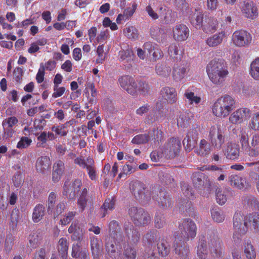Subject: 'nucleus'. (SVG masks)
<instances>
[{"mask_svg":"<svg viewBox=\"0 0 259 259\" xmlns=\"http://www.w3.org/2000/svg\"><path fill=\"white\" fill-rule=\"evenodd\" d=\"M178 229V231L174 234L173 247L175 253L181 259H187L189 249L185 243L195 237L197 234V227L191 219H184L179 223Z\"/></svg>","mask_w":259,"mask_h":259,"instance_id":"obj_1","label":"nucleus"},{"mask_svg":"<svg viewBox=\"0 0 259 259\" xmlns=\"http://www.w3.org/2000/svg\"><path fill=\"white\" fill-rule=\"evenodd\" d=\"M206 72L210 80L215 85H221L229 74L228 66L225 60L214 58L207 65Z\"/></svg>","mask_w":259,"mask_h":259,"instance_id":"obj_2","label":"nucleus"},{"mask_svg":"<svg viewBox=\"0 0 259 259\" xmlns=\"http://www.w3.org/2000/svg\"><path fill=\"white\" fill-rule=\"evenodd\" d=\"M242 150L250 158L259 157V135L255 134L249 141L248 132L242 128L238 135Z\"/></svg>","mask_w":259,"mask_h":259,"instance_id":"obj_3","label":"nucleus"},{"mask_svg":"<svg viewBox=\"0 0 259 259\" xmlns=\"http://www.w3.org/2000/svg\"><path fill=\"white\" fill-rule=\"evenodd\" d=\"M236 107L234 98L228 95H225L218 98L212 107L213 114L218 117L225 118Z\"/></svg>","mask_w":259,"mask_h":259,"instance_id":"obj_4","label":"nucleus"},{"mask_svg":"<svg viewBox=\"0 0 259 259\" xmlns=\"http://www.w3.org/2000/svg\"><path fill=\"white\" fill-rule=\"evenodd\" d=\"M233 225L234 230L233 240L235 244H240L242 236L247 233L249 229L247 215L244 217L241 212H236L233 218Z\"/></svg>","mask_w":259,"mask_h":259,"instance_id":"obj_5","label":"nucleus"},{"mask_svg":"<svg viewBox=\"0 0 259 259\" xmlns=\"http://www.w3.org/2000/svg\"><path fill=\"white\" fill-rule=\"evenodd\" d=\"M162 236L159 232L156 229L149 230L143 236L142 242L146 247L144 250L145 256L149 258L150 256H154L153 248L155 245L157 244L161 240Z\"/></svg>","mask_w":259,"mask_h":259,"instance_id":"obj_6","label":"nucleus"},{"mask_svg":"<svg viewBox=\"0 0 259 259\" xmlns=\"http://www.w3.org/2000/svg\"><path fill=\"white\" fill-rule=\"evenodd\" d=\"M208 245L211 256L215 259L222 258L225 252L223 242L213 231L208 234Z\"/></svg>","mask_w":259,"mask_h":259,"instance_id":"obj_7","label":"nucleus"},{"mask_svg":"<svg viewBox=\"0 0 259 259\" xmlns=\"http://www.w3.org/2000/svg\"><path fill=\"white\" fill-rule=\"evenodd\" d=\"M128 214L134 224L137 226H146L151 221L149 213L141 207H131L128 209Z\"/></svg>","mask_w":259,"mask_h":259,"instance_id":"obj_8","label":"nucleus"},{"mask_svg":"<svg viewBox=\"0 0 259 259\" xmlns=\"http://www.w3.org/2000/svg\"><path fill=\"white\" fill-rule=\"evenodd\" d=\"M130 189L135 198L143 204H147L151 200V192L142 182L136 181L131 185Z\"/></svg>","mask_w":259,"mask_h":259,"instance_id":"obj_9","label":"nucleus"},{"mask_svg":"<svg viewBox=\"0 0 259 259\" xmlns=\"http://www.w3.org/2000/svg\"><path fill=\"white\" fill-rule=\"evenodd\" d=\"M181 148L180 139L174 137L169 138L162 148L163 155L166 158H174L179 155Z\"/></svg>","mask_w":259,"mask_h":259,"instance_id":"obj_10","label":"nucleus"},{"mask_svg":"<svg viewBox=\"0 0 259 259\" xmlns=\"http://www.w3.org/2000/svg\"><path fill=\"white\" fill-rule=\"evenodd\" d=\"M208 140L215 149L220 150L225 142L223 131L220 126H212L209 131Z\"/></svg>","mask_w":259,"mask_h":259,"instance_id":"obj_11","label":"nucleus"},{"mask_svg":"<svg viewBox=\"0 0 259 259\" xmlns=\"http://www.w3.org/2000/svg\"><path fill=\"white\" fill-rule=\"evenodd\" d=\"M233 44L238 47H246L251 42L252 36L246 30L240 29L236 30L232 34Z\"/></svg>","mask_w":259,"mask_h":259,"instance_id":"obj_12","label":"nucleus"},{"mask_svg":"<svg viewBox=\"0 0 259 259\" xmlns=\"http://www.w3.org/2000/svg\"><path fill=\"white\" fill-rule=\"evenodd\" d=\"M82 185V181L80 179H75L71 183L68 181L65 182L63 185V195L69 200L74 199L80 191Z\"/></svg>","mask_w":259,"mask_h":259,"instance_id":"obj_13","label":"nucleus"},{"mask_svg":"<svg viewBox=\"0 0 259 259\" xmlns=\"http://www.w3.org/2000/svg\"><path fill=\"white\" fill-rule=\"evenodd\" d=\"M240 9L242 16L248 19L254 20L258 17V10L256 4L252 1H243Z\"/></svg>","mask_w":259,"mask_h":259,"instance_id":"obj_14","label":"nucleus"},{"mask_svg":"<svg viewBox=\"0 0 259 259\" xmlns=\"http://www.w3.org/2000/svg\"><path fill=\"white\" fill-rule=\"evenodd\" d=\"M251 114L250 110L246 107L237 109L229 116V122L235 125L240 124L244 122Z\"/></svg>","mask_w":259,"mask_h":259,"instance_id":"obj_15","label":"nucleus"},{"mask_svg":"<svg viewBox=\"0 0 259 259\" xmlns=\"http://www.w3.org/2000/svg\"><path fill=\"white\" fill-rule=\"evenodd\" d=\"M118 81L120 87L128 94L132 96L136 94L137 83L133 76L124 75L120 76Z\"/></svg>","mask_w":259,"mask_h":259,"instance_id":"obj_16","label":"nucleus"},{"mask_svg":"<svg viewBox=\"0 0 259 259\" xmlns=\"http://www.w3.org/2000/svg\"><path fill=\"white\" fill-rule=\"evenodd\" d=\"M18 123V120L15 116H11L5 119L2 122L3 127V138L9 139L13 137L15 133L14 126Z\"/></svg>","mask_w":259,"mask_h":259,"instance_id":"obj_17","label":"nucleus"},{"mask_svg":"<svg viewBox=\"0 0 259 259\" xmlns=\"http://www.w3.org/2000/svg\"><path fill=\"white\" fill-rule=\"evenodd\" d=\"M174 38L178 41L186 40L190 33L189 28L184 24H178L172 29Z\"/></svg>","mask_w":259,"mask_h":259,"instance_id":"obj_18","label":"nucleus"},{"mask_svg":"<svg viewBox=\"0 0 259 259\" xmlns=\"http://www.w3.org/2000/svg\"><path fill=\"white\" fill-rule=\"evenodd\" d=\"M230 185L237 189L245 190L250 187L245 178L237 175H232L229 178Z\"/></svg>","mask_w":259,"mask_h":259,"instance_id":"obj_19","label":"nucleus"},{"mask_svg":"<svg viewBox=\"0 0 259 259\" xmlns=\"http://www.w3.org/2000/svg\"><path fill=\"white\" fill-rule=\"evenodd\" d=\"M123 230L126 237L128 240H131L133 243H137L140 238V233L135 228L134 225L130 222H125L123 226Z\"/></svg>","mask_w":259,"mask_h":259,"instance_id":"obj_20","label":"nucleus"},{"mask_svg":"<svg viewBox=\"0 0 259 259\" xmlns=\"http://www.w3.org/2000/svg\"><path fill=\"white\" fill-rule=\"evenodd\" d=\"M240 149L236 143H228L225 151L226 157L229 160L235 161L240 156Z\"/></svg>","mask_w":259,"mask_h":259,"instance_id":"obj_21","label":"nucleus"},{"mask_svg":"<svg viewBox=\"0 0 259 259\" xmlns=\"http://www.w3.org/2000/svg\"><path fill=\"white\" fill-rule=\"evenodd\" d=\"M71 256L75 259H90L89 253L85 248L82 249L79 243L72 245Z\"/></svg>","mask_w":259,"mask_h":259,"instance_id":"obj_22","label":"nucleus"},{"mask_svg":"<svg viewBox=\"0 0 259 259\" xmlns=\"http://www.w3.org/2000/svg\"><path fill=\"white\" fill-rule=\"evenodd\" d=\"M160 94L169 104L175 103L177 101V92L174 88L163 87L160 91Z\"/></svg>","mask_w":259,"mask_h":259,"instance_id":"obj_23","label":"nucleus"},{"mask_svg":"<svg viewBox=\"0 0 259 259\" xmlns=\"http://www.w3.org/2000/svg\"><path fill=\"white\" fill-rule=\"evenodd\" d=\"M89 202L91 203L89 198L88 190L87 188H84L81 190L77 198V204L79 210L83 211Z\"/></svg>","mask_w":259,"mask_h":259,"instance_id":"obj_24","label":"nucleus"},{"mask_svg":"<svg viewBox=\"0 0 259 259\" xmlns=\"http://www.w3.org/2000/svg\"><path fill=\"white\" fill-rule=\"evenodd\" d=\"M153 198L158 202L159 205L164 209L170 207L171 206V202L167 193L163 191H159V195L156 197L153 196Z\"/></svg>","mask_w":259,"mask_h":259,"instance_id":"obj_25","label":"nucleus"},{"mask_svg":"<svg viewBox=\"0 0 259 259\" xmlns=\"http://www.w3.org/2000/svg\"><path fill=\"white\" fill-rule=\"evenodd\" d=\"M51 164V163L49 157L42 156L37 158L35 167L37 171L43 174L45 173V171L50 168Z\"/></svg>","mask_w":259,"mask_h":259,"instance_id":"obj_26","label":"nucleus"},{"mask_svg":"<svg viewBox=\"0 0 259 259\" xmlns=\"http://www.w3.org/2000/svg\"><path fill=\"white\" fill-rule=\"evenodd\" d=\"M168 54L171 58L178 61L182 58L183 51L180 49V45L175 42L170 44L168 47Z\"/></svg>","mask_w":259,"mask_h":259,"instance_id":"obj_27","label":"nucleus"},{"mask_svg":"<svg viewBox=\"0 0 259 259\" xmlns=\"http://www.w3.org/2000/svg\"><path fill=\"white\" fill-rule=\"evenodd\" d=\"M225 35L224 31L217 33L208 37L205 40L206 44L210 47H215L222 42Z\"/></svg>","mask_w":259,"mask_h":259,"instance_id":"obj_28","label":"nucleus"},{"mask_svg":"<svg viewBox=\"0 0 259 259\" xmlns=\"http://www.w3.org/2000/svg\"><path fill=\"white\" fill-rule=\"evenodd\" d=\"M156 245L158 252L160 255L165 257L169 254L170 247L166 237L162 235L161 240L157 243Z\"/></svg>","mask_w":259,"mask_h":259,"instance_id":"obj_29","label":"nucleus"},{"mask_svg":"<svg viewBox=\"0 0 259 259\" xmlns=\"http://www.w3.org/2000/svg\"><path fill=\"white\" fill-rule=\"evenodd\" d=\"M207 244L204 236L200 237L197 249V255L199 259H205L207 256Z\"/></svg>","mask_w":259,"mask_h":259,"instance_id":"obj_30","label":"nucleus"},{"mask_svg":"<svg viewBox=\"0 0 259 259\" xmlns=\"http://www.w3.org/2000/svg\"><path fill=\"white\" fill-rule=\"evenodd\" d=\"M187 68L184 64L175 65L172 71V78L176 81H181L186 76Z\"/></svg>","mask_w":259,"mask_h":259,"instance_id":"obj_31","label":"nucleus"},{"mask_svg":"<svg viewBox=\"0 0 259 259\" xmlns=\"http://www.w3.org/2000/svg\"><path fill=\"white\" fill-rule=\"evenodd\" d=\"M69 233H72L71 239L74 241H80L83 238V232L78 223H72L68 229Z\"/></svg>","mask_w":259,"mask_h":259,"instance_id":"obj_32","label":"nucleus"},{"mask_svg":"<svg viewBox=\"0 0 259 259\" xmlns=\"http://www.w3.org/2000/svg\"><path fill=\"white\" fill-rule=\"evenodd\" d=\"M88 165L84 169H86L89 178L92 181H96L98 178V172L94 159L91 157L87 158Z\"/></svg>","mask_w":259,"mask_h":259,"instance_id":"obj_33","label":"nucleus"},{"mask_svg":"<svg viewBox=\"0 0 259 259\" xmlns=\"http://www.w3.org/2000/svg\"><path fill=\"white\" fill-rule=\"evenodd\" d=\"M148 134L149 135L150 140L158 143L161 142L165 136L161 127H154L152 130L149 131Z\"/></svg>","mask_w":259,"mask_h":259,"instance_id":"obj_34","label":"nucleus"},{"mask_svg":"<svg viewBox=\"0 0 259 259\" xmlns=\"http://www.w3.org/2000/svg\"><path fill=\"white\" fill-rule=\"evenodd\" d=\"M218 26V22L216 19L208 18L206 19L202 29L205 33H213L217 30Z\"/></svg>","mask_w":259,"mask_h":259,"instance_id":"obj_35","label":"nucleus"},{"mask_svg":"<svg viewBox=\"0 0 259 259\" xmlns=\"http://www.w3.org/2000/svg\"><path fill=\"white\" fill-rule=\"evenodd\" d=\"M69 242L66 238H61L58 243V251L62 259H66L68 255Z\"/></svg>","mask_w":259,"mask_h":259,"instance_id":"obj_36","label":"nucleus"},{"mask_svg":"<svg viewBox=\"0 0 259 259\" xmlns=\"http://www.w3.org/2000/svg\"><path fill=\"white\" fill-rule=\"evenodd\" d=\"M137 251L136 248L132 244L127 243L123 245V254L126 259H136Z\"/></svg>","mask_w":259,"mask_h":259,"instance_id":"obj_37","label":"nucleus"},{"mask_svg":"<svg viewBox=\"0 0 259 259\" xmlns=\"http://www.w3.org/2000/svg\"><path fill=\"white\" fill-rule=\"evenodd\" d=\"M191 123V119L189 113L187 112H183L180 113L177 119V125L182 128H187Z\"/></svg>","mask_w":259,"mask_h":259,"instance_id":"obj_38","label":"nucleus"},{"mask_svg":"<svg viewBox=\"0 0 259 259\" xmlns=\"http://www.w3.org/2000/svg\"><path fill=\"white\" fill-rule=\"evenodd\" d=\"M166 115L164 109L159 108L158 109L153 110L152 113L149 114L147 119L151 120V122L159 121L164 120Z\"/></svg>","mask_w":259,"mask_h":259,"instance_id":"obj_39","label":"nucleus"},{"mask_svg":"<svg viewBox=\"0 0 259 259\" xmlns=\"http://www.w3.org/2000/svg\"><path fill=\"white\" fill-rule=\"evenodd\" d=\"M210 213L212 220L218 223L224 222L226 218L224 211L218 206L212 207Z\"/></svg>","mask_w":259,"mask_h":259,"instance_id":"obj_40","label":"nucleus"},{"mask_svg":"<svg viewBox=\"0 0 259 259\" xmlns=\"http://www.w3.org/2000/svg\"><path fill=\"white\" fill-rule=\"evenodd\" d=\"M244 253L247 259H255L256 251L251 244V241L248 240L244 243Z\"/></svg>","mask_w":259,"mask_h":259,"instance_id":"obj_41","label":"nucleus"},{"mask_svg":"<svg viewBox=\"0 0 259 259\" xmlns=\"http://www.w3.org/2000/svg\"><path fill=\"white\" fill-rule=\"evenodd\" d=\"M45 215V206L41 204H37L34 208L32 213V220L34 223L40 221Z\"/></svg>","mask_w":259,"mask_h":259,"instance_id":"obj_42","label":"nucleus"},{"mask_svg":"<svg viewBox=\"0 0 259 259\" xmlns=\"http://www.w3.org/2000/svg\"><path fill=\"white\" fill-rule=\"evenodd\" d=\"M156 73L161 77H167L171 72V68L170 66L164 63H157L155 66Z\"/></svg>","mask_w":259,"mask_h":259,"instance_id":"obj_43","label":"nucleus"},{"mask_svg":"<svg viewBox=\"0 0 259 259\" xmlns=\"http://www.w3.org/2000/svg\"><path fill=\"white\" fill-rule=\"evenodd\" d=\"M249 227L252 226L256 232H259V213H252L247 215Z\"/></svg>","mask_w":259,"mask_h":259,"instance_id":"obj_44","label":"nucleus"},{"mask_svg":"<svg viewBox=\"0 0 259 259\" xmlns=\"http://www.w3.org/2000/svg\"><path fill=\"white\" fill-rule=\"evenodd\" d=\"M109 234L111 238H118V233L120 231V227L117 221L112 220L108 224Z\"/></svg>","mask_w":259,"mask_h":259,"instance_id":"obj_45","label":"nucleus"},{"mask_svg":"<svg viewBox=\"0 0 259 259\" xmlns=\"http://www.w3.org/2000/svg\"><path fill=\"white\" fill-rule=\"evenodd\" d=\"M123 32L125 36L132 40H135L138 37L139 33L138 30L136 27L131 25L126 24Z\"/></svg>","mask_w":259,"mask_h":259,"instance_id":"obj_46","label":"nucleus"},{"mask_svg":"<svg viewBox=\"0 0 259 259\" xmlns=\"http://www.w3.org/2000/svg\"><path fill=\"white\" fill-rule=\"evenodd\" d=\"M91 248L93 256L99 255L101 251V242L96 236L91 237L90 238Z\"/></svg>","mask_w":259,"mask_h":259,"instance_id":"obj_47","label":"nucleus"},{"mask_svg":"<svg viewBox=\"0 0 259 259\" xmlns=\"http://www.w3.org/2000/svg\"><path fill=\"white\" fill-rule=\"evenodd\" d=\"M184 96L190 104H198L201 102V98L195 95L194 93L190 88L186 90Z\"/></svg>","mask_w":259,"mask_h":259,"instance_id":"obj_48","label":"nucleus"},{"mask_svg":"<svg viewBox=\"0 0 259 259\" xmlns=\"http://www.w3.org/2000/svg\"><path fill=\"white\" fill-rule=\"evenodd\" d=\"M133 55L132 49L128 48L126 50H122L119 52V60L121 62L126 60L127 62H131L133 61L132 57Z\"/></svg>","mask_w":259,"mask_h":259,"instance_id":"obj_49","label":"nucleus"},{"mask_svg":"<svg viewBox=\"0 0 259 259\" xmlns=\"http://www.w3.org/2000/svg\"><path fill=\"white\" fill-rule=\"evenodd\" d=\"M210 147L208 142L205 139L201 140L199 148L196 151L197 154L200 156H206L210 153Z\"/></svg>","mask_w":259,"mask_h":259,"instance_id":"obj_50","label":"nucleus"},{"mask_svg":"<svg viewBox=\"0 0 259 259\" xmlns=\"http://www.w3.org/2000/svg\"><path fill=\"white\" fill-rule=\"evenodd\" d=\"M250 74L253 79L259 80V58H256L251 62Z\"/></svg>","mask_w":259,"mask_h":259,"instance_id":"obj_51","label":"nucleus"},{"mask_svg":"<svg viewBox=\"0 0 259 259\" xmlns=\"http://www.w3.org/2000/svg\"><path fill=\"white\" fill-rule=\"evenodd\" d=\"M115 200L113 198L106 199L101 206V209L104 210L101 218H104L108 213V211L112 210L114 208Z\"/></svg>","mask_w":259,"mask_h":259,"instance_id":"obj_52","label":"nucleus"},{"mask_svg":"<svg viewBox=\"0 0 259 259\" xmlns=\"http://www.w3.org/2000/svg\"><path fill=\"white\" fill-rule=\"evenodd\" d=\"M191 133H189L187 136L183 140V144L185 146L186 150L188 151L192 150L195 146L196 139L197 137H191ZM197 137V136H196Z\"/></svg>","mask_w":259,"mask_h":259,"instance_id":"obj_53","label":"nucleus"},{"mask_svg":"<svg viewBox=\"0 0 259 259\" xmlns=\"http://www.w3.org/2000/svg\"><path fill=\"white\" fill-rule=\"evenodd\" d=\"M57 198V195L56 193L51 192L49 194L46 204L47 211L49 213L53 212Z\"/></svg>","mask_w":259,"mask_h":259,"instance_id":"obj_54","label":"nucleus"},{"mask_svg":"<svg viewBox=\"0 0 259 259\" xmlns=\"http://www.w3.org/2000/svg\"><path fill=\"white\" fill-rule=\"evenodd\" d=\"M150 141L148 134H141L135 136L132 140V143L134 144H144Z\"/></svg>","mask_w":259,"mask_h":259,"instance_id":"obj_55","label":"nucleus"},{"mask_svg":"<svg viewBox=\"0 0 259 259\" xmlns=\"http://www.w3.org/2000/svg\"><path fill=\"white\" fill-rule=\"evenodd\" d=\"M166 225V220L163 214L160 212H156L154 217V226L156 228L161 229Z\"/></svg>","mask_w":259,"mask_h":259,"instance_id":"obj_56","label":"nucleus"},{"mask_svg":"<svg viewBox=\"0 0 259 259\" xmlns=\"http://www.w3.org/2000/svg\"><path fill=\"white\" fill-rule=\"evenodd\" d=\"M204 175L201 172H196L193 174L192 175V179L193 185L195 187L199 188L201 186L204 185Z\"/></svg>","mask_w":259,"mask_h":259,"instance_id":"obj_57","label":"nucleus"},{"mask_svg":"<svg viewBox=\"0 0 259 259\" xmlns=\"http://www.w3.org/2000/svg\"><path fill=\"white\" fill-rule=\"evenodd\" d=\"M150 87L145 81L140 80L137 84V92L138 91L142 95H147L150 91Z\"/></svg>","mask_w":259,"mask_h":259,"instance_id":"obj_58","label":"nucleus"},{"mask_svg":"<svg viewBox=\"0 0 259 259\" xmlns=\"http://www.w3.org/2000/svg\"><path fill=\"white\" fill-rule=\"evenodd\" d=\"M14 237L11 233L7 234L5 240V250L7 252H10L14 245Z\"/></svg>","mask_w":259,"mask_h":259,"instance_id":"obj_59","label":"nucleus"},{"mask_svg":"<svg viewBox=\"0 0 259 259\" xmlns=\"http://www.w3.org/2000/svg\"><path fill=\"white\" fill-rule=\"evenodd\" d=\"M66 209V202L64 201L59 202L55 208L54 207L53 211L54 218L58 217L62 214Z\"/></svg>","mask_w":259,"mask_h":259,"instance_id":"obj_60","label":"nucleus"},{"mask_svg":"<svg viewBox=\"0 0 259 259\" xmlns=\"http://www.w3.org/2000/svg\"><path fill=\"white\" fill-rule=\"evenodd\" d=\"M77 212L76 211H70L68 212L64 216L63 218L60 220V222L62 225L66 226L73 220L75 216L76 215Z\"/></svg>","mask_w":259,"mask_h":259,"instance_id":"obj_61","label":"nucleus"},{"mask_svg":"<svg viewBox=\"0 0 259 259\" xmlns=\"http://www.w3.org/2000/svg\"><path fill=\"white\" fill-rule=\"evenodd\" d=\"M32 140L27 137H22L17 144V148L20 149L28 148L32 143Z\"/></svg>","mask_w":259,"mask_h":259,"instance_id":"obj_62","label":"nucleus"},{"mask_svg":"<svg viewBox=\"0 0 259 259\" xmlns=\"http://www.w3.org/2000/svg\"><path fill=\"white\" fill-rule=\"evenodd\" d=\"M249 128L254 131L259 130V112L253 114L248 125Z\"/></svg>","mask_w":259,"mask_h":259,"instance_id":"obj_63","label":"nucleus"},{"mask_svg":"<svg viewBox=\"0 0 259 259\" xmlns=\"http://www.w3.org/2000/svg\"><path fill=\"white\" fill-rule=\"evenodd\" d=\"M65 170V164L61 160H57L53 164V171L63 174Z\"/></svg>","mask_w":259,"mask_h":259,"instance_id":"obj_64","label":"nucleus"}]
</instances>
